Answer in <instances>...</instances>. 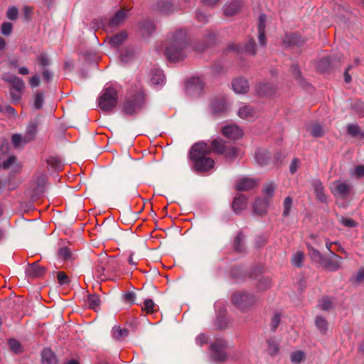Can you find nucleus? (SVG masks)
<instances>
[{"mask_svg": "<svg viewBox=\"0 0 364 364\" xmlns=\"http://www.w3.org/2000/svg\"><path fill=\"white\" fill-rule=\"evenodd\" d=\"M186 31L183 29L168 33L164 55L169 61H178L186 56Z\"/></svg>", "mask_w": 364, "mask_h": 364, "instance_id": "nucleus-1", "label": "nucleus"}, {"mask_svg": "<svg viewBox=\"0 0 364 364\" xmlns=\"http://www.w3.org/2000/svg\"><path fill=\"white\" fill-rule=\"evenodd\" d=\"M213 151L212 146L205 142L195 144L190 151V159L198 172L208 171L214 167V160L208 156Z\"/></svg>", "mask_w": 364, "mask_h": 364, "instance_id": "nucleus-2", "label": "nucleus"}, {"mask_svg": "<svg viewBox=\"0 0 364 364\" xmlns=\"http://www.w3.org/2000/svg\"><path fill=\"white\" fill-rule=\"evenodd\" d=\"M213 152L224 156L228 161H233L241 155L239 148L226 144L222 139H213L210 142Z\"/></svg>", "mask_w": 364, "mask_h": 364, "instance_id": "nucleus-3", "label": "nucleus"}, {"mask_svg": "<svg viewBox=\"0 0 364 364\" xmlns=\"http://www.w3.org/2000/svg\"><path fill=\"white\" fill-rule=\"evenodd\" d=\"M118 93L112 87L103 89L98 100L99 107L105 112L112 111L117 105Z\"/></svg>", "mask_w": 364, "mask_h": 364, "instance_id": "nucleus-4", "label": "nucleus"}, {"mask_svg": "<svg viewBox=\"0 0 364 364\" xmlns=\"http://www.w3.org/2000/svg\"><path fill=\"white\" fill-rule=\"evenodd\" d=\"M256 300L257 299L253 294L242 291L235 292L232 297L233 304L242 311L252 307Z\"/></svg>", "mask_w": 364, "mask_h": 364, "instance_id": "nucleus-5", "label": "nucleus"}, {"mask_svg": "<svg viewBox=\"0 0 364 364\" xmlns=\"http://www.w3.org/2000/svg\"><path fill=\"white\" fill-rule=\"evenodd\" d=\"M144 102V95L142 92H139L124 102L122 105L123 112L126 114L132 115L142 108Z\"/></svg>", "mask_w": 364, "mask_h": 364, "instance_id": "nucleus-6", "label": "nucleus"}, {"mask_svg": "<svg viewBox=\"0 0 364 364\" xmlns=\"http://www.w3.org/2000/svg\"><path fill=\"white\" fill-rule=\"evenodd\" d=\"M329 188L334 196L344 198L349 195L352 186L349 183L337 181L333 182Z\"/></svg>", "mask_w": 364, "mask_h": 364, "instance_id": "nucleus-7", "label": "nucleus"}, {"mask_svg": "<svg viewBox=\"0 0 364 364\" xmlns=\"http://www.w3.org/2000/svg\"><path fill=\"white\" fill-rule=\"evenodd\" d=\"M342 257L331 252L329 257H324L321 264L329 271L335 272L341 268Z\"/></svg>", "mask_w": 364, "mask_h": 364, "instance_id": "nucleus-8", "label": "nucleus"}, {"mask_svg": "<svg viewBox=\"0 0 364 364\" xmlns=\"http://www.w3.org/2000/svg\"><path fill=\"white\" fill-rule=\"evenodd\" d=\"M229 50L238 53H246L255 55L256 53L255 42L253 39H250L246 44H232L229 46Z\"/></svg>", "mask_w": 364, "mask_h": 364, "instance_id": "nucleus-9", "label": "nucleus"}, {"mask_svg": "<svg viewBox=\"0 0 364 364\" xmlns=\"http://www.w3.org/2000/svg\"><path fill=\"white\" fill-rule=\"evenodd\" d=\"M223 134L228 139L236 140L242 137V130L235 124L225 126L222 129Z\"/></svg>", "mask_w": 364, "mask_h": 364, "instance_id": "nucleus-10", "label": "nucleus"}, {"mask_svg": "<svg viewBox=\"0 0 364 364\" xmlns=\"http://www.w3.org/2000/svg\"><path fill=\"white\" fill-rule=\"evenodd\" d=\"M128 10L122 8L116 12L114 16L109 21L107 27L109 29L115 28L122 24L126 19Z\"/></svg>", "mask_w": 364, "mask_h": 364, "instance_id": "nucleus-11", "label": "nucleus"}, {"mask_svg": "<svg viewBox=\"0 0 364 364\" xmlns=\"http://www.w3.org/2000/svg\"><path fill=\"white\" fill-rule=\"evenodd\" d=\"M225 347V343L222 340H217L210 346L213 351L212 356L215 360H224L225 359V354L223 349Z\"/></svg>", "mask_w": 364, "mask_h": 364, "instance_id": "nucleus-12", "label": "nucleus"}, {"mask_svg": "<svg viewBox=\"0 0 364 364\" xmlns=\"http://www.w3.org/2000/svg\"><path fill=\"white\" fill-rule=\"evenodd\" d=\"M242 0H232L224 7V15L228 17L233 16L237 14L242 6Z\"/></svg>", "mask_w": 364, "mask_h": 364, "instance_id": "nucleus-13", "label": "nucleus"}, {"mask_svg": "<svg viewBox=\"0 0 364 364\" xmlns=\"http://www.w3.org/2000/svg\"><path fill=\"white\" fill-rule=\"evenodd\" d=\"M233 90L238 94H244L247 92L250 88L247 80L243 77H237L232 80V82Z\"/></svg>", "mask_w": 364, "mask_h": 364, "instance_id": "nucleus-14", "label": "nucleus"}, {"mask_svg": "<svg viewBox=\"0 0 364 364\" xmlns=\"http://www.w3.org/2000/svg\"><path fill=\"white\" fill-rule=\"evenodd\" d=\"M283 42L289 47H300L304 44V41L296 33H288L286 34Z\"/></svg>", "mask_w": 364, "mask_h": 364, "instance_id": "nucleus-15", "label": "nucleus"}, {"mask_svg": "<svg viewBox=\"0 0 364 364\" xmlns=\"http://www.w3.org/2000/svg\"><path fill=\"white\" fill-rule=\"evenodd\" d=\"M237 115L242 119L252 120L257 117V111L250 105H243L238 109Z\"/></svg>", "mask_w": 364, "mask_h": 364, "instance_id": "nucleus-16", "label": "nucleus"}, {"mask_svg": "<svg viewBox=\"0 0 364 364\" xmlns=\"http://www.w3.org/2000/svg\"><path fill=\"white\" fill-rule=\"evenodd\" d=\"M46 272L43 267L40 266L38 263L34 262L29 265L26 269V274L30 277H40Z\"/></svg>", "mask_w": 364, "mask_h": 364, "instance_id": "nucleus-17", "label": "nucleus"}, {"mask_svg": "<svg viewBox=\"0 0 364 364\" xmlns=\"http://www.w3.org/2000/svg\"><path fill=\"white\" fill-rule=\"evenodd\" d=\"M313 187L316 200L320 203H327V196L324 193V187L320 181H315Z\"/></svg>", "mask_w": 364, "mask_h": 364, "instance_id": "nucleus-18", "label": "nucleus"}, {"mask_svg": "<svg viewBox=\"0 0 364 364\" xmlns=\"http://www.w3.org/2000/svg\"><path fill=\"white\" fill-rule=\"evenodd\" d=\"M156 9L162 14H168L176 10L171 0H161L156 4Z\"/></svg>", "mask_w": 364, "mask_h": 364, "instance_id": "nucleus-19", "label": "nucleus"}, {"mask_svg": "<svg viewBox=\"0 0 364 364\" xmlns=\"http://www.w3.org/2000/svg\"><path fill=\"white\" fill-rule=\"evenodd\" d=\"M276 90L277 87L269 82H262L259 84L257 87L259 95L268 97L273 95L276 92Z\"/></svg>", "mask_w": 364, "mask_h": 364, "instance_id": "nucleus-20", "label": "nucleus"}, {"mask_svg": "<svg viewBox=\"0 0 364 364\" xmlns=\"http://www.w3.org/2000/svg\"><path fill=\"white\" fill-rule=\"evenodd\" d=\"M256 186V181L252 178H243L238 181L236 188L238 191H247Z\"/></svg>", "mask_w": 364, "mask_h": 364, "instance_id": "nucleus-21", "label": "nucleus"}, {"mask_svg": "<svg viewBox=\"0 0 364 364\" xmlns=\"http://www.w3.org/2000/svg\"><path fill=\"white\" fill-rule=\"evenodd\" d=\"M269 203V200L267 198H257L253 205V210L255 213L259 215L265 213Z\"/></svg>", "mask_w": 364, "mask_h": 364, "instance_id": "nucleus-22", "label": "nucleus"}, {"mask_svg": "<svg viewBox=\"0 0 364 364\" xmlns=\"http://www.w3.org/2000/svg\"><path fill=\"white\" fill-rule=\"evenodd\" d=\"M232 207L234 212L238 213L247 208V198L243 195L235 197L232 201Z\"/></svg>", "mask_w": 364, "mask_h": 364, "instance_id": "nucleus-23", "label": "nucleus"}, {"mask_svg": "<svg viewBox=\"0 0 364 364\" xmlns=\"http://www.w3.org/2000/svg\"><path fill=\"white\" fill-rule=\"evenodd\" d=\"M139 30L144 37H147L155 31V25L151 21H143L140 23Z\"/></svg>", "mask_w": 364, "mask_h": 364, "instance_id": "nucleus-24", "label": "nucleus"}, {"mask_svg": "<svg viewBox=\"0 0 364 364\" xmlns=\"http://www.w3.org/2000/svg\"><path fill=\"white\" fill-rule=\"evenodd\" d=\"M38 124L34 122H31L26 128V133L24 134V143H28L33 141L37 133Z\"/></svg>", "mask_w": 364, "mask_h": 364, "instance_id": "nucleus-25", "label": "nucleus"}, {"mask_svg": "<svg viewBox=\"0 0 364 364\" xmlns=\"http://www.w3.org/2000/svg\"><path fill=\"white\" fill-rule=\"evenodd\" d=\"M42 364H57L58 360L50 349H44L41 354Z\"/></svg>", "mask_w": 364, "mask_h": 364, "instance_id": "nucleus-26", "label": "nucleus"}, {"mask_svg": "<svg viewBox=\"0 0 364 364\" xmlns=\"http://www.w3.org/2000/svg\"><path fill=\"white\" fill-rule=\"evenodd\" d=\"M102 259H104V264L105 265V269L107 271V278L109 274L114 273L117 271L118 265L115 259L112 258H107L105 256Z\"/></svg>", "mask_w": 364, "mask_h": 364, "instance_id": "nucleus-27", "label": "nucleus"}, {"mask_svg": "<svg viewBox=\"0 0 364 364\" xmlns=\"http://www.w3.org/2000/svg\"><path fill=\"white\" fill-rule=\"evenodd\" d=\"M255 160L259 166H265L269 164V156L267 151L257 149L255 152Z\"/></svg>", "mask_w": 364, "mask_h": 364, "instance_id": "nucleus-28", "label": "nucleus"}, {"mask_svg": "<svg viewBox=\"0 0 364 364\" xmlns=\"http://www.w3.org/2000/svg\"><path fill=\"white\" fill-rule=\"evenodd\" d=\"M112 336L115 339H117L118 341H122L126 337H127V336L129 334V330L125 328H120V326H115L112 328Z\"/></svg>", "mask_w": 364, "mask_h": 364, "instance_id": "nucleus-29", "label": "nucleus"}, {"mask_svg": "<svg viewBox=\"0 0 364 364\" xmlns=\"http://www.w3.org/2000/svg\"><path fill=\"white\" fill-rule=\"evenodd\" d=\"M151 82L155 85H161L164 82V75L159 69H155L151 71Z\"/></svg>", "mask_w": 364, "mask_h": 364, "instance_id": "nucleus-30", "label": "nucleus"}, {"mask_svg": "<svg viewBox=\"0 0 364 364\" xmlns=\"http://www.w3.org/2000/svg\"><path fill=\"white\" fill-rule=\"evenodd\" d=\"M127 37L126 32L122 31L110 37L109 42L112 46H118L124 43Z\"/></svg>", "mask_w": 364, "mask_h": 364, "instance_id": "nucleus-31", "label": "nucleus"}, {"mask_svg": "<svg viewBox=\"0 0 364 364\" xmlns=\"http://www.w3.org/2000/svg\"><path fill=\"white\" fill-rule=\"evenodd\" d=\"M211 107L213 112L215 114L221 113L227 108L225 101L223 99L213 100Z\"/></svg>", "mask_w": 364, "mask_h": 364, "instance_id": "nucleus-32", "label": "nucleus"}, {"mask_svg": "<svg viewBox=\"0 0 364 364\" xmlns=\"http://www.w3.org/2000/svg\"><path fill=\"white\" fill-rule=\"evenodd\" d=\"M316 328L321 333H325L328 330V323L325 318L321 316H316L315 318Z\"/></svg>", "mask_w": 364, "mask_h": 364, "instance_id": "nucleus-33", "label": "nucleus"}, {"mask_svg": "<svg viewBox=\"0 0 364 364\" xmlns=\"http://www.w3.org/2000/svg\"><path fill=\"white\" fill-rule=\"evenodd\" d=\"M347 132L353 137L359 136L361 139H364V132L361 131L360 127L357 124H348Z\"/></svg>", "mask_w": 364, "mask_h": 364, "instance_id": "nucleus-34", "label": "nucleus"}, {"mask_svg": "<svg viewBox=\"0 0 364 364\" xmlns=\"http://www.w3.org/2000/svg\"><path fill=\"white\" fill-rule=\"evenodd\" d=\"M245 235L242 232H239L234 240V248L238 252L245 251V245L243 243Z\"/></svg>", "mask_w": 364, "mask_h": 364, "instance_id": "nucleus-35", "label": "nucleus"}, {"mask_svg": "<svg viewBox=\"0 0 364 364\" xmlns=\"http://www.w3.org/2000/svg\"><path fill=\"white\" fill-rule=\"evenodd\" d=\"M318 306L321 310L330 311L333 308V302L330 297L326 296L319 301Z\"/></svg>", "mask_w": 364, "mask_h": 364, "instance_id": "nucleus-36", "label": "nucleus"}, {"mask_svg": "<svg viewBox=\"0 0 364 364\" xmlns=\"http://www.w3.org/2000/svg\"><path fill=\"white\" fill-rule=\"evenodd\" d=\"M271 286V280L269 277L260 276L258 279L257 288L259 291H265Z\"/></svg>", "mask_w": 364, "mask_h": 364, "instance_id": "nucleus-37", "label": "nucleus"}, {"mask_svg": "<svg viewBox=\"0 0 364 364\" xmlns=\"http://www.w3.org/2000/svg\"><path fill=\"white\" fill-rule=\"evenodd\" d=\"M267 351L271 356L275 355L279 350L278 343L273 339H268L267 341Z\"/></svg>", "mask_w": 364, "mask_h": 364, "instance_id": "nucleus-38", "label": "nucleus"}, {"mask_svg": "<svg viewBox=\"0 0 364 364\" xmlns=\"http://www.w3.org/2000/svg\"><path fill=\"white\" fill-rule=\"evenodd\" d=\"M331 64V58L330 57H326L321 59L317 64V68L320 72H326Z\"/></svg>", "mask_w": 364, "mask_h": 364, "instance_id": "nucleus-39", "label": "nucleus"}, {"mask_svg": "<svg viewBox=\"0 0 364 364\" xmlns=\"http://www.w3.org/2000/svg\"><path fill=\"white\" fill-rule=\"evenodd\" d=\"M101 259V264L96 267L95 273L100 279L102 280H106L107 279V275L106 269L105 268V265L104 264V259L102 258Z\"/></svg>", "mask_w": 364, "mask_h": 364, "instance_id": "nucleus-40", "label": "nucleus"}, {"mask_svg": "<svg viewBox=\"0 0 364 364\" xmlns=\"http://www.w3.org/2000/svg\"><path fill=\"white\" fill-rule=\"evenodd\" d=\"M276 186L273 183H268L265 184L263 192L265 195V198L270 200L274 196Z\"/></svg>", "mask_w": 364, "mask_h": 364, "instance_id": "nucleus-41", "label": "nucleus"}, {"mask_svg": "<svg viewBox=\"0 0 364 364\" xmlns=\"http://www.w3.org/2000/svg\"><path fill=\"white\" fill-rule=\"evenodd\" d=\"M293 204V199L290 196H287L284 198L283 206H284V210L282 213V215L284 217H287L290 214V210L292 207Z\"/></svg>", "mask_w": 364, "mask_h": 364, "instance_id": "nucleus-42", "label": "nucleus"}, {"mask_svg": "<svg viewBox=\"0 0 364 364\" xmlns=\"http://www.w3.org/2000/svg\"><path fill=\"white\" fill-rule=\"evenodd\" d=\"M142 309L147 314H153L157 310L156 304H154V301L151 299H147L144 301V306L142 307Z\"/></svg>", "mask_w": 364, "mask_h": 364, "instance_id": "nucleus-43", "label": "nucleus"}, {"mask_svg": "<svg viewBox=\"0 0 364 364\" xmlns=\"http://www.w3.org/2000/svg\"><path fill=\"white\" fill-rule=\"evenodd\" d=\"M87 302L90 309L96 310L100 306V300L97 295L92 294L88 296Z\"/></svg>", "mask_w": 364, "mask_h": 364, "instance_id": "nucleus-44", "label": "nucleus"}, {"mask_svg": "<svg viewBox=\"0 0 364 364\" xmlns=\"http://www.w3.org/2000/svg\"><path fill=\"white\" fill-rule=\"evenodd\" d=\"M13 145L14 148L17 149L23 146L26 143H24V136H21L19 134H14L11 138Z\"/></svg>", "mask_w": 364, "mask_h": 364, "instance_id": "nucleus-45", "label": "nucleus"}, {"mask_svg": "<svg viewBox=\"0 0 364 364\" xmlns=\"http://www.w3.org/2000/svg\"><path fill=\"white\" fill-rule=\"evenodd\" d=\"M311 134L314 137H321L324 134V131L319 124H314L311 128Z\"/></svg>", "mask_w": 364, "mask_h": 364, "instance_id": "nucleus-46", "label": "nucleus"}, {"mask_svg": "<svg viewBox=\"0 0 364 364\" xmlns=\"http://www.w3.org/2000/svg\"><path fill=\"white\" fill-rule=\"evenodd\" d=\"M304 259V255L301 252H296L291 257V263L296 267H301Z\"/></svg>", "mask_w": 364, "mask_h": 364, "instance_id": "nucleus-47", "label": "nucleus"}, {"mask_svg": "<svg viewBox=\"0 0 364 364\" xmlns=\"http://www.w3.org/2000/svg\"><path fill=\"white\" fill-rule=\"evenodd\" d=\"M304 353L301 350L293 352L291 355V361L293 363H299L304 359Z\"/></svg>", "mask_w": 364, "mask_h": 364, "instance_id": "nucleus-48", "label": "nucleus"}, {"mask_svg": "<svg viewBox=\"0 0 364 364\" xmlns=\"http://www.w3.org/2000/svg\"><path fill=\"white\" fill-rule=\"evenodd\" d=\"M309 249L310 255H311L312 259L314 260L315 262H319L321 264L324 256H323L320 253L319 251H318L317 250H316L313 247H309Z\"/></svg>", "mask_w": 364, "mask_h": 364, "instance_id": "nucleus-49", "label": "nucleus"}, {"mask_svg": "<svg viewBox=\"0 0 364 364\" xmlns=\"http://www.w3.org/2000/svg\"><path fill=\"white\" fill-rule=\"evenodd\" d=\"M8 343L11 350L14 353H17L21 352V346L18 341L15 339H9Z\"/></svg>", "mask_w": 364, "mask_h": 364, "instance_id": "nucleus-50", "label": "nucleus"}, {"mask_svg": "<svg viewBox=\"0 0 364 364\" xmlns=\"http://www.w3.org/2000/svg\"><path fill=\"white\" fill-rule=\"evenodd\" d=\"M59 257L64 260L72 259V252L68 247H63L59 250Z\"/></svg>", "mask_w": 364, "mask_h": 364, "instance_id": "nucleus-51", "label": "nucleus"}, {"mask_svg": "<svg viewBox=\"0 0 364 364\" xmlns=\"http://www.w3.org/2000/svg\"><path fill=\"white\" fill-rule=\"evenodd\" d=\"M192 86H196V89L200 90L203 87L202 82L198 77H193L187 85L188 88H191Z\"/></svg>", "mask_w": 364, "mask_h": 364, "instance_id": "nucleus-52", "label": "nucleus"}, {"mask_svg": "<svg viewBox=\"0 0 364 364\" xmlns=\"http://www.w3.org/2000/svg\"><path fill=\"white\" fill-rule=\"evenodd\" d=\"M25 87L24 82L18 77L12 85L10 89L21 92Z\"/></svg>", "mask_w": 364, "mask_h": 364, "instance_id": "nucleus-53", "label": "nucleus"}, {"mask_svg": "<svg viewBox=\"0 0 364 364\" xmlns=\"http://www.w3.org/2000/svg\"><path fill=\"white\" fill-rule=\"evenodd\" d=\"M13 26L11 23L4 22L1 26V31L5 36H9L11 33Z\"/></svg>", "mask_w": 364, "mask_h": 364, "instance_id": "nucleus-54", "label": "nucleus"}, {"mask_svg": "<svg viewBox=\"0 0 364 364\" xmlns=\"http://www.w3.org/2000/svg\"><path fill=\"white\" fill-rule=\"evenodd\" d=\"M18 9L15 6H10L9 7L7 11H6V16L8 18L11 20H16L18 17Z\"/></svg>", "mask_w": 364, "mask_h": 364, "instance_id": "nucleus-55", "label": "nucleus"}, {"mask_svg": "<svg viewBox=\"0 0 364 364\" xmlns=\"http://www.w3.org/2000/svg\"><path fill=\"white\" fill-rule=\"evenodd\" d=\"M58 282L60 284L64 285L70 283L68 275L63 272H59L57 275Z\"/></svg>", "mask_w": 364, "mask_h": 364, "instance_id": "nucleus-56", "label": "nucleus"}, {"mask_svg": "<svg viewBox=\"0 0 364 364\" xmlns=\"http://www.w3.org/2000/svg\"><path fill=\"white\" fill-rule=\"evenodd\" d=\"M43 93H37L35 97L34 107L36 109H39L43 105Z\"/></svg>", "mask_w": 364, "mask_h": 364, "instance_id": "nucleus-57", "label": "nucleus"}, {"mask_svg": "<svg viewBox=\"0 0 364 364\" xmlns=\"http://www.w3.org/2000/svg\"><path fill=\"white\" fill-rule=\"evenodd\" d=\"M1 112L8 114L9 116L16 117L17 115L16 112L14 107L11 105H6L4 107L1 106Z\"/></svg>", "mask_w": 364, "mask_h": 364, "instance_id": "nucleus-58", "label": "nucleus"}, {"mask_svg": "<svg viewBox=\"0 0 364 364\" xmlns=\"http://www.w3.org/2000/svg\"><path fill=\"white\" fill-rule=\"evenodd\" d=\"M339 222L344 226L348 228H353L355 227L356 225L355 222L353 219L346 218L344 217H341Z\"/></svg>", "mask_w": 364, "mask_h": 364, "instance_id": "nucleus-59", "label": "nucleus"}, {"mask_svg": "<svg viewBox=\"0 0 364 364\" xmlns=\"http://www.w3.org/2000/svg\"><path fill=\"white\" fill-rule=\"evenodd\" d=\"M48 164L53 168H59L61 166L60 161L55 157H50L47 160Z\"/></svg>", "mask_w": 364, "mask_h": 364, "instance_id": "nucleus-60", "label": "nucleus"}, {"mask_svg": "<svg viewBox=\"0 0 364 364\" xmlns=\"http://www.w3.org/2000/svg\"><path fill=\"white\" fill-rule=\"evenodd\" d=\"M38 62L42 68L48 66L50 63L49 59L46 54L39 55L38 57Z\"/></svg>", "mask_w": 364, "mask_h": 364, "instance_id": "nucleus-61", "label": "nucleus"}, {"mask_svg": "<svg viewBox=\"0 0 364 364\" xmlns=\"http://www.w3.org/2000/svg\"><path fill=\"white\" fill-rule=\"evenodd\" d=\"M299 166H300L299 160L296 158L294 159L291 161L290 167H289V171L291 172V173L294 174V173H296V171L298 170Z\"/></svg>", "mask_w": 364, "mask_h": 364, "instance_id": "nucleus-62", "label": "nucleus"}, {"mask_svg": "<svg viewBox=\"0 0 364 364\" xmlns=\"http://www.w3.org/2000/svg\"><path fill=\"white\" fill-rule=\"evenodd\" d=\"M192 4V0H178V6L179 9L184 10L189 8Z\"/></svg>", "mask_w": 364, "mask_h": 364, "instance_id": "nucleus-63", "label": "nucleus"}, {"mask_svg": "<svg viewBox=\"0 0 364 364\" xmlns=\"http://www.w3.org/2000/svg\"><path fill=\"white\" fill-rule=\"evenodd\" d=\"M208 336H206L204 333H201L196 337V342L198 346H201L204 343H206L208 342Z\"/></svg>", "mask_w": 364, "mask_h": 364, "instance_id": "nucleus-64", "label": "nucleus"}]
</instances>
